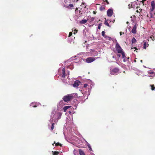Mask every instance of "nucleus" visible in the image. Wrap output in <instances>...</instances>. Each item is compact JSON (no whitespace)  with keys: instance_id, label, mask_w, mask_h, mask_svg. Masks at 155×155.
<instances>
[{"instance_id":"1","label":"nucleus","mask_w":155,"mask_h":155,"mask_svg":"<svg viewBox=\"0 0 155 155\" xmlns=\"http://www.w3.org/2000/svg\"><path fill=\"white\" fill-rule=\"evenodd\" d=\"M78 94L76 93L67 94L64 96L63 99L64 102L68 103L72 99L78 97Z\"/></svg>"},{"instance_id":"10","label":"nucleus","mask_w":155,"mask_h":155,"mask_svg":"<svg viewBox=\"0 0 155 155\" xmlns=\"http://www.w3.org/2000/svg\"><path fill=\"white\" fill-rule=\"evenodd\" d=\"M66 76L65 75V69L64 68H63L62 69V77L64 78H65Z\"/></svg>"},{"instance_id":"13","label":"nucleus","mask_w":155,"mask_h":155,"mask_svg":"<svg viewBox=\"0 0 155 155\" xmlns=\"http://www.w3.org/2000/svg\"><path fill=\"white\" fill-rule=\"evenodd\" d=\"M105 6L104 5H102L100 8V10L101 11H102L105 9Z\"/></svg>"},{"instance_id":"35","label":"nucleus","mask_w":155,"mask_h":155,"mask_svg":"<svg viewBox=\"0 0 155 155\" xmlns=\"http://www.w3.org/2000/svg\"><path fill=\"white\" fill-rule=\"evenodd\" d=\"M117 56L119 57H120V54H117Z\"/></svg>"},{"instance_id":"33","label":"nucleus","mask_w":155,"mask_h":155,"mask_svg":"<svg viewBox=\"0 0 155 155\" xmlns=\"http://www.w3.org/2000/svg\"><path fill=\"white\" fill-rule=\"evenodd\" d=\"M120 35H121L122 34H124V32H120Z\"/></svg>"},{"instance_id":"18","label":"nucleus","mask_w":155,"mask_h":155,"mask_svg":"<svg viewBox=\"0 0 155 155\" xmlns=\"http://www.w3.org/2000/svg\"><path fill=\"white\" fill-rule=\"evenodd\" d=\"M53 153V155H58V154L59 152L58 151H55L54 152L52 151Z\"/></svg>"},{"instance_id":"24","label":"nucleus","mask_w":155,"mask_h":155,"mask_svg":"<svg viewBox=\"0 0 155 155\" xmlns=\"http://www.w3.org/2000/svg\"><path fill=\"white\" fill-rule=\"evenodd\" d=\"M155 87H154V85L153 84L151 85V89L153 91L154 89L155 90Z\"/></svg>"},{"instance_id":"17","label":"nucleus","mask_w":155,"mask_h":155,"mask_svg":"<svg viewBox=\"0 0 155 155\" xmlns=\"http://www.w3.org/2000/svg\"><path fill=\"white\" fill-rule=\"evenodd\" d=\"M54 144H55V146H62V144H61L60 143H56V142L55 141L54 142V143L53 144H52V145H53Z\"/></svg>"},{"instance_id":"15","label":"nucleus","mask_w":155,"mask_h":155,"mask_svg":"<svg viewBox=\"0 0 155 155\" xmlns=\"http://www.w3.org/2000/svg\"><path fill=\"white\" fill-rule=\"evenodd\" d=\"M65 7L67 8L70 9L69 8V7L71 8H73L74 7V5L72 4H70L66 6Z\"/></svg>"},{"instance_id":"39","label":"nucleus","mask_w":155,"mask_h":155,"mask_svg":"<svg viewBox=\"0 0 155 155\" xmlns=\"http://www.w3.org/2000/svg\"><path fill=\"white\" fill-rule=\"evenodd\" d=\"M75 31H76V32H78V30L76 29L75 30Z\"/></svg>"},{"instance_id":"22","label":"nucleus","mask_w":155,"mask_h":155,"mask_svg":"<svg viewBox=\"0 0 155 155\" xmlns=\"http://www.w3.org/2000/svg\"><path fill=\"white\" fill-rule=\"evenodd\" d=\"M121 54H122L123 58H125V56L124 52L123 51L122 53H121Z\"/></svg>"},{"instance_id":"43","label":"nucleus","mask_w":155,"mask_h":155,"mask_svg":"<svg viewBox=\"0 0 155 155\" xmlns=\"http://www.w3.org/2000/svg\"><path fill=\"white\" fill-rule=\"evenodd\" d=\"M93 12L94 14H95V12L94 11Z\"/></svg>"},{"instance_id":"19","label":"nucleus","mask_w":155,"mask_h":155,"mask_svg":"<svg viewBox=\"0 0 155 155\" xmlns=\"http://www.w3.org/2000/svg\"><path fill=\"white\" fill-rule=\"evenodd\" d=\"M57 114L58 115V119H59L61 118V117L62 115V113H61V112H58Z\"/></svg>"},{"instance_id":"32","label":"nucleus","mask_w":155,"mask_h":155,"mask_svg":"<svg viewBox=\"0 0 155 155\" xmlns=\"http://www.w3.org/2000/svg\"><path fill=\"white\" fill-rule=\"evenodd\" d=\"M88 147H89V150H91V147L89 145H88Z\"/></svg>"},{"instance_id":"37","label":"nucleus","mask_w":155,"mask_h":155,"mask_svg":"<svg viewBox=\"0 0 155 155\" xmlns=\"http://www.w3.org/2000/svg\"><path fill=\"white\" fill-rule=\"evenodd\" d=\"M146 1V0H143L142 1V3H143V2H144V1Z\"/></svg>"},{"instance_id":"11","label":"nucleus","mask_w":155,"mask_h":155,"mask_svg":"<svg viewBox=\"0 0 155 155\" xmlns=\"http://www.w3.org/2000/svg\"><path fill=\"white\" fill-rule=\"evenodd\" d=\"M79 151L80 155H86L84 152L81 149H79Z\"/></svg>"},{"instance_id":"36","label":"nucleus","mask_w":155,"mask_h":155,"mask_svg":"<svg viewBox=\"0 0 155 155\" xmlns=\"http://www.w3.org/2000/svg\"><path fill=\"white\" fill-rule=\"evenodd\" d=\"M63 102V101L62 100H61V101L59 103H61L62 102Z\"/></svg>"},{"instance_id":"8","label":"nucleus","mask_w":155,"mask_h":155,"mask_svg":"<svg viewBox=\"0 0 155 155\" xmlns=\"http://www.w3.org/2000/svg\"><path fill=\"white\" fill-rule=\"evenodd\" d=\"M151 5L152 8L151 11H153L154 9L155 8V2L154 1H153L151 2Z\"/></svg>"},{"instance_id":"7","label":"nucleus","mask_w":155,"mask_h":155,"mask_svg":"<svg viewBox=\"0 0 155 155\" xmlns=\"http://www.w3.org/2000/svg\"><path fill=\"white\" fill-rule=\"evenodd\" d=\"M153 11H151V9H150V13L148 15H147V17H150V18H153L154 15H155V13H154L153 12Z\"/></svg>"},{"instance_id":"31","label":"nucleus","mask_w":155,"mask_h":155,"mask_svg":"<svg viewBox=\"0 0 155 155\" xmlns=\"http://www.w3.org/2000/svg\"><path fill=\"white\" fill-rule=\"evenodd\" d=\"M101 24L99 25L97 27L98 29H100L101 28Z\"/></svg>"},{"instance_id":"30","label":"nucleus","mask_w":155,"mask_h":155,"mask_svg":"<svg viewBox=\"0 0 155 155\" xmlns=\"http://www.w3.org/2000/svg\"><path fill=\"white\" fill-rule=\"evenodd\" d=\"M88 86V84H84V87H86Z\"/></svg>"},{"instance_id":"41","label":"nucleus","mask_w":155,"mask_h":155,"mask_svg":"<svg viewBox=\"0 0 155 155\" xmlns=\"http://www.w3.org/2000/svg\"><path fill=\"white\" fill-rule=\"evenodd\" d=\"M104 2H107V0H105V1H104Z\"/></svg>"},{"instance_id":"29","label":"nucleus","mask_w":155,"mask_h":155,"mask_svg":"<svg viewBox=\"0 0 155 155\" xmlns=\"http://www.w3.org/2000/svg\"><path fill=\"white\" fill-rule=\"evenodd\" d=\"M142 9H141V8H140L139 9V10H137V11H136V12L138 13V12H140V11L141 12L142 11Z\"/></svg>"},{"instance_id":"3","label":"nucleus","mask_w":155,"mask_h":155,"mask_svg":"<svg viewBox=\"0 0 155 155\" xmlns=\"http://www.w3.org/2000/svg\"><path fill=\"white\" fill-rule=\"evenodd\" d=\"M115 48L118 53H121L123 52V49L117 42L116 44Z\"/></svg>"},{"instance_id":"20","label":"nucleus","mask_w":155,"mask_h":155,"mask_svg":"<svg viewBox=\"0 0 155 155\" xmlns=\"http://www.w3.org/2000/svg\"><path fill=\"white\" fill-rule=\"evenodd\" d=\"M104 24L107 25V26H108V27H110V25H109V23H108V22H107V20H106L105 21H104Z\"/></svg>"},{"instance_id":"28","label":"nucleus","mask_w":155,"mask_h":155,"mask_svg":"<svg viewBox=\"0 0 155 155\" xmlns=\"http://www.w3.org/2000/svg\"><path fill=\"white\" fill-rule=\"evenodd\" d=\"M72 35V32H70L69 33L68 37H70Z\"/></svg>"},{"instance_id":"9","label":"nucleus","mask_w":155,"mask_h":155,"mask_svg":"<svg viewBox=\"0 0 155 155\" xmlns=\"http://www.w3.org/2000/svg\"><path fill=\"white\" fill-rule=\"evenodd\" d=\"M136 29L137 26L136 25H135L134 26L133 28L131 31V32L133 34H136L137 32Z\"/></svg>"},{"instance_id":"27","label":"nucleus","mask_w":155,"mask_h":155,"mask_svg":"<svg viewBox=\"0 0 155 155\" xmlns=\"http://www.w3.org/2000/svg\"><path fill=\"white\" fill-rule=\"evenodd\" d=\"M128 8H129V9H130L131 8H132V5L131 4H129L128 5Z\"/></svg>"},{"instance_id":"14","label":"nucleus","mask_w":155,"mask_h":155,"mask_svg":"<svg viewBox=\"0 0 155 155\" xmlns=\"http://www.w3.org/2000/svg\"><path fill=\"white\" fill-rule=\"evenodd\" d=\"M87 20H86V19H83L81 21H80V22L81 24H85V23H86L87 22Z\"/></svg>"},{"instance_id":"46","label":"nucleus","mask_w":155,"mask_h":155,"mask_svg":"<svg viewBox=\"0 0 155 155\" xmlns=\"http://www.w3.org/2000/svg\"><path fill=\"white\" fill-rule=\"evenodd\" d=\"M124 61H125V59H124Z\"/></svg>"},{"instance_id":"12","label":"nucleus","mask_w":155,"mask_h":155,"mask_svg":"<svg viewBox=\"0 0 155 155\" xmlns=\"http://www.w3.org/2000/svg\"><path fill=\"white\" fill-rule=\"evenodd\" d=\"M70 107H71L70 106H64V107L63 108L64 111V112H65L66 111L67 109L68 108H69Z\"/></svg>"},{"instance_id":"23","label":"nucleus","mask_w":155,"mask_h":155,"mask_svg":"<svg viewBox=\"0 0 155 155\" xmlns=\"http://www.w3.org/2000/svg\"><path fill=\"white\" fill-rule=\"evenodd\" d=\"M54 123H53L52 124L51 127V129L52 130H53L54 127Z\"/></svg>"},{"instance_id":"16","label":"nucleus","mask_w":155,"mask_h":155,"mask_svg":"<svg viewBox=\"0 0 155 155\" xmlns=\"http://www.w3.org/2000/svg\"><path fill=\"white\" fill-rule=\"evenodd\" d=\"M137 41L136 39L134 37H133L132 39V44L135 43Z\"/></svg>"},{"instance_id":"4","label":"nucleus","mask_w":155,"mask_h":155,"mask_svg":"<svg viewBox=\"0 0 155 155\" xmlns=\"http://www.w3.org/2000/svg\"><path fill=\"white\" fill-rule=\"evenodd\" d=\"M95 60V58L93 57H88L86 59V62L87 63H91Z\"/></svg>"},{"instance_id":"6","label":"nucleus","mask_w":155,"mask_h":155,"mask_svg":"<svg viewBox=\"0 0 155 155\" xmlns=\"http://www.w3.org/2000/svg\"><path fill=\"white\" fill-rule=\"evenodd\" d=\"M80 83L81 82L79 81L78 80H76L75 81L73 84V86L74 87H77Z\"/></svg>"},{"instance_id":"34","label":"nucleus","mask_w":155,"mask_h":155,"mask_svg":"<svg viewBox=\"0 0 155 155\" xmlns=\"http://www.w3.org/2000/svg\"><path fill=\"white\" fill-rule=\"evenodd\" d=\"M133 48H134V49H135L136 50H137V48L136 47H134V48H132V49H133Z\"/></svg>"},{"instance_id":"45","label":"nucleus","mask_w":155,"mask_h":155,"mask_svg":"<svg viewBox=\"0 0 155 155\" xmlns=\"http://www.w3.org/2000/svg\"><path fill=\"white\" fill-rule=\"evenodd\" d=\"M71 113V112H70V111L69 112V113Z\"/></svg>"},{"instance_id":"21","label":"nucleus","mask_w":155,"mask_h":155,"mask_svg":"<svg viewBox=\"0 0 155 155\" xmlns=\"http://www.w3.org/2000/svg\"><path fill=\"white\" fill-rule=\"evenodd\" d=\"M147 47V43L145 42L143 44V48L144 49H146Z\"/></svg>"},{"instance_id":"25","label":"nucleus","mask_w":155,"mask_h":155,"mask_svg":"<svg viewBox=\"0 0 155 155\" xmlns=\"http://www.w3.org/2000/svg\"><path fill=\"white\" fill-rule=\"evenodd\" d=\"M150 38H151L153 41H154L155 39V36H151L150 37Z\"/></svg>"},{"instance_id":"40","label":"nucleus","mask_w":155,"mask_h":155,"mask_svg":"<svg viewBox=\"0 0 155 155\" xmlns=\"http://www.w3.org/2000/svg\"><path fill=\"white\" fill-rule=\"evenodd\" d=\"M78 8H76V10H75V11H76V10H78Z\"/></svg>"},{"instance_id":"38","label":"nucleus","mask_w":155,"mask_h":155,"mask_svg":"<svg viewBox=\"0 0 155 155\" xmlns=\"http://www.w3.org/2000/svg\"><path fill=\"white\" fill-rule=\"evenodd\" d=\"M107 2V4H109V2H108V1H107V2Z\"/></svg>"},{"instance_id":"44","label":"nucleus","mask_w":155,"mask_h":155,"mask_svg":"<svg viewBox=\"0 0 155 155\" xmlns=\"http://www.w3.org/2000/svg\"><path fill=\"white\" fill-rule=\"evenodd\" d=\"M127 24L128 23V21H127Z\"/></svg>"},{"instance_id":"42","label":"nucleus","mask_w":155,"mask_h":155,"mask_svg":"<svg viewBox=\"0 0 155 155\" xmlns=\"http://www.w3.org/2000/svg\"><path fill=\"white\" fill-rule=\"evenodd\" d=\"M37 107V106L36 105L34 106V107Z\"/></svg>"},{"instance_id":"2","label":"nucleus","mask_w":155,"mask_h":155,"mask_svg":"<svg viewBox=\"0 0 155 155\" xmlns=\"http://www.w3.org/2000/svg\"><path fill=\"white\" fill-rule=\"evenodd\" d=\"M119 71V69L118 68L116 67L114 68H111L110 69V73L111 74L115 75L117 74L116 73L118 72Z\"/></svg>"},{"instance_id":"26","label":"nucleus","mask_w":155,"mask_h":155,"mask_svg":"<svg viewBox=\"0 0 155 155\" xmlns=\"http://www.w3.org/2000/svg\"><path fill=\"white\" fill-rule=\"evenodd\" d=\"M101 35L102 36L104 37L105 35V32L104 31H102L101 32Z\"/></svg>"},{"instance_id":"5","label":"nucleus","mask_w":155,"mask_h":155,"mask_svg":"<svg viewBox=\"0 0 155 155\" xmlns=\"http://www.w3.org/2000/svg\"><path fill=\"white\" fill-rule=\"evenodd\" d=\"M113 11L112 9H109L107 12V14L108 16L111 17L112 15Z\"/></svg>"}]
</instances>
